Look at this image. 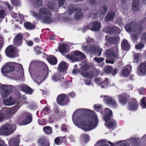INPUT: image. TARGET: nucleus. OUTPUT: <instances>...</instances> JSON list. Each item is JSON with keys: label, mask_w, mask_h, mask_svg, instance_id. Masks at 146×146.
<instances>
[{"label": "nucleus", "mask_w": 146, "mask_h": 146, "mask_svg": "<svg viewBox=\"0 0 146 146\" xmlns=\"http://www.w3.org/2000/svg\"><path fill=\"white\" fill-rule=\"evenodd\" d=\"M119 40L118 37H110L108 39L107 41L111 44H114L117 43Z\"/></svg>", "instance_id": "nucleus-37"}, {"label": "nucleus", "mask_w": 146, "mask_h": 146, "mask_svg": "<svg viewBox=\"0 0 146 146\" xmlns=\"http://www.w3.org/2000/svg\"><path fill=\"white\" fill-rule=\"evenodd\" d=\"M39 12L41 14L45 15H51L52 13L48 9L46 8L42 7L39 9Z\"/></svg>", "instance_id": "nucleus-35"}, {"label": "nucleus", "mask_w": 146, "mask_h": 146, "mask_svg": "<svg viewBox=\"0 0 146 146\" xmlns=\"http://www.w3.org/2000/svg\"><path fill=\"white\" fill-rule=\"evenodd\" d=\"M46 60L52 65H56L57 62V59L54 56L49 55L47 57Z\"/></svg>", "instance_id": "nucleus-26"}, {"label": "nucleus", "mask_w": 146, "mask_h": 146, "mask_svg": "<svg viewBox=\"0 0 146 146\" xmlns=\"http://www.w3.org/2000/svg\"><path fill=\"white\" fill-rule=\"evenodd\" d=\"M105 125L109 129H113L117 127V123L115 120L111 119L105 122Z\"/></svg>", "instance_id": "nucleus-18"}, {"label": "nucleus", "mask_w": 146, "mask_h": 146, "mask_svg": "<svg viewBox=\"0 0 146 146\" xmlns=\"http://www.w3.org/2000/svg\"><path fill=\"white\" fill-rule=\"evenodd\" d=\"M139 103L142 108L146 109V97L142 98L140 100Z\"/></svg>", "instance_id": "nucleus-40"}, {"label": "nucleus", "mask_w": 146, "mask_h": 146, "mask_svg": "<svg viewBox=\"0 0 146 146\" xmlns=\"http://www.w3.org/2000/svg\"><path fill=\"white\" fill-rule=\"evenodd\" d=\"M51 15H45L42 19V21L44 23L46 24H49L52 23L53 22V20L51 17Z\"/></svg>", "instance_id": "nucleus-32"}, {"label": "nucleus", "mask_w": 146, "mask_h": 146, "mask_svg": "<svg viewBox=\"0 0 146 146\" xmlns=\"http://www.w3.org/2000/svg\"><path fill=\"white\" fill-rule=\"evenodd\" d=\"M66 44L62 43L61 44L58 48L59 51L62 54H66L68 52V50L66 48Z\"/></svg>", "instance_id": "nucleus-33"}, {"label": "nucleus", "mask_w": 146, "mask_h": 146, "mask_svg": "<svg viewBox=\"0 0 146 146\" xmlns=\"http://www.w3.org/2000/svg\"><path fill=\"white\" fill-rule=\"evenodd\" d=\"M94 60L96 62L99 64H100L104 60V58H103L95 57L94 58Z\"/></svg>", "instance_id": "nucleus-54"}, {"label": "nucleus", "mask_w": 146, "mask_h": 146, "mask_svg": "<svg viewBox=\"0 0 146 146\" xmlns=\"http://www.w3.org/2000/svg\"><path fill=\"white\" fill-rule=\"evenodd\" d=\"M22 35L21 33L17 34L15 37L13 43L16 46H18L21 45L22 43Z\"/></svg>", "instance_id": "nucleus-21"}, {"label": "nucleus", "mask_w": 146, "mask_h": 146, "mask_svg": "<svg viewBox=\"0 0 146 146\" xmlns=\"http://www.w3.org/2000/svg\"><path fill=\"white\" fill-rule=\"evenodd\" d=\"M112 69V67L107 65L104 68V72L107 74H109L111 73Z\"/></svg>", "instance_id": "nucleus-49"}, {"label": "nucleus", "mask_w": 146, "mask_h": 146, "mask_svg": "<svg viewBox=\"0 0 146 146\" xmlns=\"http://www.w3.org/2000/svg\"><path fill=\"white\" fill-rule=\"evenodd\" d=\"M114 59H106V63H109L111 64H113L114 63L113 60Z\"/></svg>", "instance_id": "nucleus-62"}, {"label": "nucleus", "mask_w": 146, "mask_h": 146, "mask_svg": "<svg viewBox=\"0 0 146 146\" xmlns=\"http://www.w3.org/2000/svg\"><path fill=\"white\" fill-rule=\"evenodd\" d=\"M1 88L2 90V96L3 97H6L7 96L12 90V88L10 86L2 85Z\"/></svg>", "instance_id": "nucleus-13"}, {"label": "nucleus", "mask_w": 146, "mask_h": 146, "mask_svg": "<svg viewBox=\"0 0 146 146\" xmlns=\"http://www.w3.org/2000/svg\"><path fill=\"white\" fill-rule=\"evenodd\" d=\"M121 47L124 50H128L130 48V45L127 41L125 39H123L121 42Z\"/></svg>", "instance_id": "nucleus-29"}, {"label": "nucleus", "mask_w": 146, "mask_h": 146, "mask_svg": "<svg viewBox=\"0 0 146 146\" xmlns=\"http://www.w3.org/2000/svg\"><path fill=\"white\" fill-rule=\"evenodd\" d=\"M90 25H89L87 27H85L83 30H87L88 29H90L92 31H97L99 30L101 27V23L97 21L93 22L91 24L92 26L91 27Z\"/></svg>", "instance_id": "nucleus-9"}, {"label": "nucleus", "mask_w": 146, "mask_h": 146, "mask_svg": "<svg viewBox=\"0 0 146 146\" xmlns=\"http://www.w3.org/2000/svg\"><path fill=\"white\" fill-rule=\"evenodd\" d=\"M88 69V68L86 66H82L80 69V73L81 75L84 77L87 72Z\"/></svg>", "instance_id": "nucleus-39"}, {"label": "nucleus", "mask_w": 146, "mask_h": 146, "mask_svg": "<svg viewBox=\"0 0 146 146\" xmlns=\"http://www.w3.org/2000/svg\"><path fill=\"white\" fill-rule=\"evenodd\" d=\"M138 74L140 75L144 76L146 74V61L141 63L137 69Z\"/></svg>", "instance_id": "nucleus-15"}, {"label": "nucleus", "mask_w": 146, "mask_h": 146, "mask_svg": "<svg viewBox=\"0 0 146 146\" xmlns=\"http://www.w3.org/2000/svg\"><path fill=\"white\" fill-rule=\"evenodd\" d=\"M20 107L17 105H16L15 107L10 109L7 110L6 111V114L7 117L13 115L19 109Z\"/></svg>", "instance_id": "nucleus-24"}, {"label": "nucleus", "mask_w": 146, "mask_h": 146, "mask_svg": "<svg viewBox=\"0 0 146 146\" xmlns=\"http://www.w3.org/2000/svg\"><path fill=\"white\" fill-rule=\"evenodd\" d=\"M64 74H61L60 72L55 73L52 77V79L53 81L57 82L60 81L61 80L64 79Z\"/></svg>", "instance_id": "nucleus-22"}, {"label": "nucleus", "mask_w": 146, "mask_h": 146, "mask_svg": "<svg viewBox=\"0 0 146 146\" xmlns=\"http://www.w3.org/2000/svg\"><path fill=\"white\" fill-rule=\"evenodd\" d=\"M40 71L37 73V84H40L47 78L49 74V68L44 62L37 61V70Z\"/></svg>", "instance_id": "nucleus-2"}, {"label": "nucleus", "mask_w": 146, "mask_h": 146, "mask_svg": "<svg viewBox=\"0 0 146 146\" xmlns=\"http://www.w3.org/2000/svg\"><path fill=\"white\" fill-rule=\"evenodd\" d=\"M106 32L109 34H119L120 30L119 28L115 26L107 27L106 29Z\"/></svg>", "instance_id": "nucleus-16"}, {"label": "nucleus", "mask_w": 146, "mask_h": 146, "mask_svg": "<svg viewBox=\"0 0 146 146\" xmlns=\"http://www.w3.org/2000/svg\"><path fill=\"white\" fill-rule=\"evenodd\" d=\"M94 74V72L92 71H90L87 72L84 77H86L89 78H93Z\"/></svg>", "instance_id": "nucleus-46"}, {"label": "nucleus", "mask_w": 146, "mask_h": 146, "mask_svg": "<svg viewBox=\"0 0 146 146\" xmlns=\"http://www.w3.org/2000/svg\"><path fill=\"white\" fill-rule=\"evenodd\" d=\"M104 113L105 115L104 116L103 119L105 122L111 119L113 117L112 111L109 108H105L104 110Z\"/></svg>", "instance_id": "nucleus-11"}, {"label": "nucleus", "mask_w": 146, "mask_h": 146, "mask_svg": "<svg viewBox=\"0 0 146 146\" xmlns=\"http://www.w3.org/2000/svg\"><path fill=\"white\" fill-rule=\"evenodd\" d=\"M97 46L94 45L90 46L89 47V52L93 54H95V50H96Z\"/></svg>", "instance_id": "nucleus-52"}, {"label": "nucleus", "mask_w": 146, "mask_h": 146, "mask_svg": "<svg viewBox=\"0 0 146 146\" xmlns=\"http://www.w3.org/2000/svg\"><path fill=\"white\" fill-rule=\"evenodd\" d=\"M19 142V139L17 138H13L9 141L10 146H18Z\"/></svg>", "instance_id": "nucleus-34"}, {"label": "nucleus", "mask_w": 146, "mask_h": 146, "mask_svg": "<svg viewBox=\"0 0 146 146\" xmlns=\"http://www.w3.org/2000/svg\"><path fill=\"white\" fill-rule=\"evenodd\" d=\"M139 53H135L134 54L133 56L134 60L136 62H138L139 61Z\"/></svg>", "instance_id": "nucleus-56"}, {"label": "nucleus", "mask_w": 146, "mask_h": 146, "mask_svg": "<svg viewBox=\"0 0 146 146\" xmlns=\"http://www.w3.org/2000/svg\"><path fill=\"white\" fill-rule=\"evenodd\" d=\"M50 111V109L48 106H46L42 110L41 112L44 113V115L48 114Z\"/></svg>", "instance_id": "nucleus-51"}, {"label": "nucleus", "mask_w": 146, "mask_h": 146, "mask_svg": "<svg viewBox=\"0 0 146 146\" xmlns=\"http://www.w3.org/2000/svg\"><path fill=\"white\" fill-rule=\"evenodd\" d=\"M67 69L68 67L66 66V62L62 61L59 64L58 69L59 72L64 74H66Z\"/></svg>", "instance_id": "nucleus-19"}, {"label": "nucleus", "mask_w": 146, "mask_h": 146, "mask_svg": "<svg viewBox=\"0 0 146 146\" xmlns=\"http://www.w3.org/2000/svg\"><path fill=\"white\" fill-rule=\"evenodd\" d=\"M102 51V49L98 46H97L96 49L95 51V54H94L98 56H100L101 54Z\"/></svg>", "instance_id": "nucleus-50"}, {"label": "nucleus", "mask_w": 146, "mask_h": 146, "mask_svg": "<svg viewBox=\"0 0 146 146\" xmlns=\"http://www.w3.org/2000/svg\"><path fill=\"white\" fill-rule=\"evenodd\" d=\"M67 130L66 125L65 124H62L61 128V130L62 131H66Z\"/></svg>", "instance_id": "nucleus-61"}, {"label": "nucleus", "mask_w": 146, "mask_h": 146, "mask_svg": "<svg viewBox=\"0 0 146 146\" xmlns=\"http://www.w3.org/2000/svg\"><path fill=\"white\" fill-rule=\"evenodd\" d=\"M13 62H7L5 66L1 68V72L3 75H5V74L10 72L14 70V67L11 64Z\"/></svg>", "instance_id": "nucleus-10"}, {"label": "nucleus", "mask_w": 146, "mask_h": 146, "mask_svg": "<svg viewBox=\"0 0 146 146\" xmlns=\"http://www.w3.org/2000/svg\"><path fill=\"white\" fill-rule=\"evenodd\" d=\"M15 48L12 46H9L6 49L5 53L6 55L8 56L14 57L15 56L14 55V52Z\"/></svg>", "instance_id": "nucleus-23"}, {"label": "nucleus", "mask_w": 146, "mask_h": 146, "mask_svg": "<svg viewBox=\"0 0 146 146\" xmlns=\"http://www.w3.org/2000/svg\"><path fill=\"white\" fill-rule=\"evenodd\" d=\"M141 141L139 139H135L132 143L133 146H140Z\"/></svg>", "instance_id": "nucleus-45"}, {"label": "nucleus", "mask_w": 146, "mask_h": 146, "mask_svg": "<svg viewBox=\"0 0 146 146\" xmlns=\"http://www.w3.org/2000/svg\"><path fill=\"white\" fill-rule=\"evenodd\" d=\"M83 14L80 11L76 12L75 15V18L76 19H82L83 17Z\"/></svg>", "instance_id": "nucleus-48"}, {"label": "nucleus", "mask_w": 146, "mask_h": 146, "mask_svg": "<svg viewBox=\"0 0 146 146\" xmlns=\"http://www.w3.org/2000/svg\"><path fill=\"white\" fill-rule=\"evenodd\" d=\"M32 117L30 114H28L25 120L23 121V123L24 125L27 124L31 122L32 120Z\"/></svg>", "instance_id": "nucleus-41"}, {"label": "nucleus", "mask_w": 146, "mask_h": 146, "mask_svg": "<svg viewBox=\"0 0 146 146\" xmlns=\"http://www.w3.org/2000/svg\"><path fill=\"white\" fill-rule=\"evenodd\" d=\"M118 70L116 68L113 69L111 70V74L113 76H114L117 74V73Z\"/></svg>", "instance_id": "nucleus-60"}, {"label": "nucleus", "mask_w": 146, "mask_h": 146, "mask_svg": "<svg viewBox=\"0 0 146 146\" xmlns=\"http://www.w3.org/2000/svg\"><path fill=\"white\" fill-rule=\"evenodd\" d=\"M118 98L120 104L122 105H125L129 101L130 97L126 93H122L118 95Z\"/></svg>", "instance_id": "nucleus-7"}, {"label": "nucleus", "mask_w": 146, "mask_h": 146, "mask_svg": "<svg viewBox=\"0 0 146 146\" xmlns=\"http://www.w3.org/2000/svg\"><path fill=\"white\" fill-rule=\"evenodd\" d=\"M139 2V0H133L132 5V9L133 11L136 12L138 10Z\"/></svg>", "instance_id": "nucleus-36"}, {"label": "nucleus", "mask_w": 146, "mask_h": 146, "mask_svg": "<svg viewBox=\"0 0 146 146\" xmlns=\"http://www.w3.org/2000/svg\"><path fill=\"white\" fill-rule=\"evenodd\" d=\"M144 46V44L142 43H141L135 46V48L137 50L140 49L142 48Z\"/></svg>", "instance_id": "nucleus-59"}, {"label": "nucleus", "mask_w": 146, "mask_h": 146, "mask_svg": "<svg viewBox=\"0 0 146 146\" xmlns=\"http://www.w3.org/2000/svg\"><path fill=\"white\" fill-rule=\"evenodd\" d=\"M25 27L28 29H32L35 27V26L29 22H26L25 24Z\"/></svg>", "instance_id": "nucleus-43"}, {"label": "nucleus", "mask_w": 146, "mask_h": 146, "mask_svg": "<svg viewBox=\"0 0 146 146\" xmlns=\"http://www.w3.org/2000/svg\"><path fill=\"white\" fill-rule=\"evenodd\" d=\"M70 100L66 94H62L59 95L56 98L57 103L61 106H64L68 104Z\"/></svg>", "instance_id": "nucleus-5"}, {"label": "nucleus", "mask_w": 146, "mask_h": 146, "mask_svg": "<svg viewBox=\"0 0 146 146\" xmlns=\"http://www.w3.org/2000/svg\"><path fill=\"white\" fill-rule=\"evenodd\" d=\"M80 110H82L83 111L87 113H90L91 111L90 110L84 108L75 111L72 116L73 122L77 126L80 127L85 132L91 130L93 129V125L97 124L98 122V121L97 117L96 115H92L90 118H88L84 115H82L75 119L74 115Z\"/></svg>", "instance_id": "nucleus-1"}, {"label": "nucleus", "mask_w": 146, "mask_h": 146, "mask_svg": "<svg viewBox=\"0 0 146 146\" xmlns=\"http://www.w3.org/2000/svg\"><path fill=\"white\" fill-rule=\"evenodd\" d=\"M21 89L23 92L28 94H31L33 92L31 88L26 85H22L21 87Z\"/></svg>", "instance_id": "nucleus-31"}, {"label": "nucleus", "mask_w": 146, "mask_h": 146, "mask_svg": "<svg viewBox=\"0 0 146 146\" xmlns=\"http://www.w3.org/2000/svg\"><path fill=\"white\" fill-rule=\"evenodd\" d=\"M59 83L61 87L63 88H66L68 87V82L65 81L64 78L63 80H61L60 81Z\"/></svg>", "instance_id": "nucleus-42"}, {"label": "nucleus", "mask_w": 146, "mask_h": 146, "mask_svg": "<svg viewBox=\"0 0 146 146\" xmlns=\"http://www.w3.org/2000/svg\"><path fill=\"white\" fill-rule=\"evenodd\" d=\"M5 11L3 10H0V18L3 19L5 16Z\"/></svg>", "instance_id": "nucleus-58"}, {"label": "nucleus", "mask_w": 146, "mask_h": 146, "mask_svg": "<svg viewBox=\"0 0 146 146\" xmlns=\"http://www.w3.org/2000/svg\"><path fill=\"white\" fill-rule=\"evenodd\" d=\"M131 66L130 65H128L126 66L124 69L122 70V73L123 76H128L131 70Z\"/></svg>", "instance_id": "nucleus-27"}, {"label": "nucleus", "mask_w": 146, "mask_h": 146, "mask_svg": "<svg viewBox=\"0 0 146 146\" xmlns=\"http://www.w3.org/2000/svg\"><path fill=\"white\" fill-rule=\"evenodd\" d=\"M5 114L2 113H0V122L3 121L5 119Z\"/></svg>", "instance_id": "nucleus-64"}, {"label": "nucleus", "mask_w": 146, "mask_h": 146, "mask_svg": "<svg viewBox=\"0 0 146 146\" xmlns=\"http://www.w3.org/2000/svg\"><path fill=\"white\" fill-rule=\"evenodd\" d=\"M94 107L96 111L99 112H102V107L100 105H95L94 106Z\"/></svg>", "instance_id": "nucleus-53"}, {"label": "nucleus", "mask_w": 146, "mask_h": 146, "mask_svg": "<svg viewBox=\"0 0 146 146\" xmlns=\"http://www.w3.org/2000/svg\"><path fill=\"white\" fill-rule=\"evenodd\" d=\"M38 144L39 146H50V145L49 140L44 137H42L39 139Z\"/></svg>", "instance_id": "nucleus-17"}, {"label": "nucleus", "mask_w": 146, "mask_h": 146, "mask_svg": "<svg viewBox=\"0 0 146 146\" xmlns=\"http://www.w3.org/2000/svg\"><path fill=\"white\" fill-rule=\"evenodd\" d=\"M48 8L50 9H54V4L51 2L48 3Z\"/></svg>", "instance_id": "nucleus-63"}, {"label": "nucleus", "mask_w": 146, "mask_h": 146, "mask_svg": "<svg viewBox=\"0 0 146 146\" xmlns=\"http://www.w3.org/2000/svg\"><path fill=\"white\" fill-rule=\"evenodd\" d=\"M139 106V103L134 98L131 99L128 103V108L130 111H135L137 110Z\"/></svg>", "instance_id": "nucleus-6"}, {"label": "nucleus", "mask_w": 146, "mask_h": 146, "mask_svg": "<svg viewBox=\"0 0 146 146\" xmlns=\"http://www.w3.org/2000/svg\"><path fill=\"white\" fill-rule=\"evenodd\" d=\"M43 130L45 133L47 135L51 134L52 132V128L49 126L44 127L43 128Z\"/></svg>", "instance_id": "nucleus-38"}, {"label": "nucleus", "mask_w": 146, "mask_h": 146, "mask_svg": "<svg viewBox=\"0 0 146 146\" xmlns=\"http://www.w3.org/2000/svg\"><path fill=\"white\" fill-rule=\"evenodd\" d=\"M143 27L141 25H139L135 29L133 32L134 34L131 35V38L133 40H136L138 39V36L141 33Z\"/></svg>", "instance_id": "nucleus-14"}, {"label": "nucleus", "mask_w": 146, "mask_h": 146, "mask_svg": "<svg viewBox=\"0 0 146 146\" xmlns=\"http://www.w3.org/2000/svg\"><path fill=\"white\" fill-rule=\"evenodd\" d=\"M66 57L71 60L73 62L83 60L86 58V56L78 50L74 51L70 54H67Z\"/></svg>", "instance_id": "nucleus-3"}, {"label": "nucleus", "mask_w": 146, "mask_h": 146, "mask_svg": "<svg viewBox=\"0 0 146 146\" xmlns=\"http://www.w3.org/2000/svg\"><path fill=\"white\" fill-rule=\"evenodd\" d=\"M137 23L135 22H131L129 23L128 24H127L125 26V30L127 32H130L133 31H132V28H135V29L137 28Z\"/></svg>", "instance_id": "nucleus-20"}, {"label": "nucleus", "mask_w": 146, "mask_h": 146, "mask_svg": "<svg viewBox=\"0 0 146 146\" xmlns=\"http://www.w3.org/2000/svg\"><path fill=\"white\" fill-rule=\"evenodd\" d=\"M115 15V13L114 12L111 11L109 12L105 18V21L107 22L111 21L113 19Z\"/></svg>", "instance_id": "nucleus-30"}, {"label": "nucleus", "mask_w": 146, "mask_h": 146, "mask_svg": "<svg viewBox=\"0 0 146 146\" xmlns=\"http://www.w3.org/2000/svg\"><path fill=\"white\" fill-rule=\"evenodd\" d=\"M44 51V50L42 47L37 46V54H42V57H43L45 55V53L43 52Z\"/></svg>", "instance_id": "nucleus-47"}, {"label": "nucleus", "mask_w": 146, "mask_h": 146, "mask_svg": "<svg viewBox=\"0 0 146 146\" xmlns=\"http://www.w3.org/2000/svg\"><path fill=\"white\" fill-rule=\"evenodd\" d=\"M74 5L71 4L68 7V14L70 15H71L75 11L82 10L81 8H78L77 6H74Z\"/></svg>", "instance_id": "nucleus-25"}, {"label": "nucleus", "mask_w": 146, "mask_h": 146, "mask_svg": "<svg viewBox=\"0 0 146 146\" xmlns=\"http://www.w3.org/2000/svg\"><path fill=\"white\" fill-rule=\"evenodd\" d=\"M108 7L105 5H103L101 7H100L99 10L100 11L101 14L103 15L105 14L108 11Z\"/></svg>", "instance_id": "nucleus-44"}, {"label": "nucleus", "mask_w": 146, "mask_h": 146, "mask_svg": "<svg viewBox=\"0 0 146 146\" xmlns=\"http://www.w3.org/2000/svg\"><path fill=\"white\" fill-rule=\"evenodd\" d=\"M104 98V100L106 104L112 106L114 108L117 107V103L111 97L105 96Z\"/></svg>", "instance_id": "nucleus-12"}, {"label": "nucleus", "mask_w": 146, "mask_h": 146, "mask_svg": "<svg viewBox=\"0 0 146 146\" xmlns=\"http://www.w3.org/2000/svg\"><path fill=\"white\" fill-rule=\"evenodd\" d=\"M16 102V100L10 97L9 99H7L3 101L4 104L6 106H11L14 104Z\"/></svg>", "instance_id": "nucleus-28"}, {"label": "nucleus", "mask_w": 146, "mask_h": 146, "mask_svg": "<svg viewBox=\"0 0 146 146\" xmlns=\"http://www.w3.org/2000/svg\"><path fill=\"white\" fill-rule=\"evenodd\" d=\"M118 50L115 52L113 50L109 49L106 51L104 55L108 59H114L118 58Z\"/></svg>", "instance_id": "nucleus-8"}, {"label": "nucleus", "mask_w": 146, "mask_h": 146, "mask_svg": "<svg viewBox=\"0 0 146 146\" xmlns=\"http://www.w3.org/2000/svg\"><path fill=\"white\" fill-rule=\"evenodd\" d=\"M38 122L39 124L40 125H46V123L45 120L42 119H39Z\"/></svg>", "instance_id": "nucleus-57"}, {"label": "nucleus", "mask_w": 146, "mask_h": 146, "mask_svg": "<svg viewBox=\"0 0 146 146\" xmlns=\"http://www.w3.org/2000/svg\"><path fill=\"white\" fill-rule=\"evenodd\" d=\"M63 139V137H56L54 139L55 143L58 145H59L61 144L60 143V141Z\"/></svg>", "instance_id": "nucleus-55"}, {"label": "nucleus", "mask_w": 146, "mask_h": 146, "mask_svg": "<svg viewBox=\"0 0 146 146\" xmlns=\"http://www.w3.org/2000/svg\"><path fill=\"white\" fill-rule=\"evenodd\" d=\"M16 129L15 125L7 123L3 125L0 129V135H7L11 134Z\"/></svg>", "instance_id": "nucleus-4"}]
</instances>
